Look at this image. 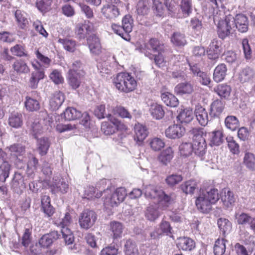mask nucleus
<instances>
[{"label":"nucleus","instance_id":"obj_29","mask_svg":"<svg viewBox=\"0 0 255 255\" xmlns=\"http://www.w3.org/2000/svg\"><path fill=\"white\" fill-rule=\"evenodd\" d=\"M68 79L70 86L73 89H76L79 87L81 83L82 77L77 72L69 70Z\"/></svg>","mask_w":255,"mask_h":255},{"label":"nucleus","instance_id":"obj_56","mask_svg":"<svg viewBox=\"0 0 255 255\" xmlns=\"http://www.w3.org/2000/svg\"><path fill=\"white\" fill-rule=\"evenodd\" d=\"M221 200L226 207H230L235 201L234 193L230 190L227 192L225 191L224 195L221 197Z\"/></svg>","mask_w":255,"mask_h":255},{"label":"nucleus","instance_id":"obj_47","mask_svg":"<svg viewBox=\"0 0 255 255\" xmlns=\"http://www.w3.org/2000/svg\"><path fill=\"white\" fill-rule=\"evenodd\" d=\"M160 215L156 205H150L146 209L145 213V217L149 221H153Z\"/></svg>","mask_w":255,"mask_h":255},{"label":"nucleus","instance_id":"obj_2","mask_svg":"<svg viewBox=\"0 0 255 255\" xmlns=\"http://www.w3.org/2000/svg\"><path fill=\"white\" fill-rule=\"evenodd\" d=\"M219 200L217 189L212 188L209 191H200L196 200V205L199 210L204 213H207L212 209V205Z\"/></svg>","mask_w":255,"mask_h":255},{"label":"nucleus","instance_id":"obj_8","mask_svg":"<svg viewBox=\"0 0 255 255\" xmlns=\"http://www.w3.org/2000/svg\"><path fill=\"white\" fill-rule=\"evenodd\" d=\"M127 195V191L125 188H117L109 198L106 199L105 204L112 207L117 206L124 200Z\"/></svg>","mask_w":255,"mask_h":255},{"label":"nucleus","instance_id":"obj_6","mask_svg":"<svg viewBox=\"0 0 255 255\" xmlns=\"http://www.w3.org/2000/svg\"><path fill=\"white\" fill-rule=\"evenodd\" d=\"M96 220L97 215L94 211L85 210L80 215L79 225L82 229L87 230L94 225Z\"/></svg>","mask_w":255,"mask_h":255},{"label":"nucleus","instance_id":"obj_49","mask_svg":"<svg viewBox=\"0 0 255 255\" xmlns=\"http://www.w3.org/2000/svg\"><path fill=\"white\" fill-rule=\"evenodd\" d=\"M227 241L224 239H218L215 243L214 253L215 255H223L226 251V243Z\"/></svg>","mask_w":255,"mask_h":255},{"label":"nucleus","instance_id":"obj_60","mask_svg":"<svg viewBox=\"0 0 255 255\" xmlns=\"http://www.w3.org/2000/svg\"><path fill=\"white\" fill-rule=\"evenodd\" d=\"M252 217L249 214L246 213H241L240 214H236V219L237 223L240 225H248L251 228Z\"/></svg>","mask_w":255,"mask_h":255},{"label":"nucleus","instance_id":"obj_12","mask_svg":"<svg viewBox=\"0 0 255 255\" xmlns=\"http://www.w3.org/2000/svg\"><path fill=\"white\" fill-rule=\"evenodd\" d=\"M60 235L57 231H53L49 234L43 235L39 240L38 245L41 248H47L53 243L59 239Z\"/></svg>","mask_w":255,"mask_h":255},{"label":"nucleus","instance_id":"obj_16","mask_svg":"<svg viewBox=\"0 0 255 255\" xmlns=\"http://www.w3.org/2000/svg\"><path fill=\"white\" fill-rule=\"evenodd\" d=\"M194 115L198 123L202 126L207 125L209 119L208 112L201 106L196 107L194 111Z\"/></svg>","mask_w":255,"mask_h":255},{"label":"nucleus","instance_id":"obj_1","mask_svg":"<svg viewBox=\"0 0 255 255\" xmlns=\"http://www.w3.org/2000/svg\"><path fill=\"white\" fill-rule=\"evenodd\" d=\"M219 4H221V2H218L216 0H208L207 1L204 11L206 14L209 17L211 16L213 17L214 21H218V34L219 37L222 39L225 38L229 36L232 31L231 27V22L228 17L225 19L224 14L219 9Z\"/></svg>","mask_w":255,"mask_h":255},{"label":"nucleus","instance_id":"obj_5","mask_svg":"<svg viewBox=\"0 0 255 255\" xmlns=\"http://www.w3.org/2000/svg\"><path fill=\"white\" fill-rule=\"evenodd\" d=\"M111 26L114 32L124 39L127 41L130 40L129 33L132 31L133 27V19L131 15H126L123 18L122 26L113 23Z\"/></svg>","mask_w":255,"mask_h":255},{"label":"nucleus","instance_id":"obj_11","mask_svg":"<svg viewBox=\"0 0 255 255\" xmlns=\"http://www.w3.org/2000/svg\"><path fill=\"white\" fill-rule=\"evenodd\" d=\"M87 41L92 54L98 55L102 52V46L100 39L95 34L89 35L87 37Z\"/></svg>","mask_w":255,"mask_h":255},{"label":"nucleus","instance_id":"obj_34","mask_svg":"<svg viewBox=\"0 0 255 255\" xmlns=\"http://www.w3.org/2000/svg\"><path fill=\"white\" fill-rule=\"evenodd\" d=\"M161 98L162 101L168 106L176 107L179 104L177 98L169 92L162 93Z\"/></svg>","mask_w":255,"mask_h":255},{"label":"nucleus","instance_id":"obj_27","mask_svg":"<svg viewBox=\"0 0 255 255\" xmlns=\"http://www.w3.org/2000/svg\"><path fill=\"white\" fill-rule=\"evenodd\" d=\"M41 207L43 212L51 217L54 213V209L50 204V198L47 195H43L41 199Z\"/></svg>","mask_w":255,"mask_h":255},{"label":"nucleus","instance_id":"obj_46","mask_svg":"<svg viewBox=\"0 0 255 255\" xmlns=\"http://www.w3.org/2000/svg\"><path fill=\"white\" fill-rule=\"evenodd\" d=\"M225 125L227 128L232 131L237 129L240 127L238 118L234 116H228L225 119Z\"/></svg>","mask_w":255,"mask_h":255},{"label":"nucleus","instance_id":"obj_55","mask_svg":"<svg viewBox=\"0 0 255 255\" xmlns=\"http://www.w3.org/2000/svg\"><path fill=\"white\" fill-rule=\"evenodd\" d=\"M192 144L191 142H183L179 146V150L180 155L187 157L191 155L194 151Z\"/></svg>","mask_w":255,"mask_h":255},{"label":"nucleus","instance_id":"obj_18","mask_svg":"<svg viewBox=\"0 0 255 255\" xmlns=\"http://www.w3.org/2000/svg\"><path fill=\"white\" fill-rule=\"evenodd\" d=\"M255 75V73L253 69L246 67L238 73V80L242 83H248L252 80Z\"/></svg>","mask_w":255,"mask_h":255},{"label":"nucleus","instance_id":"obj_45","mask_svg":"<svg viewBox=\"0 0 255 255\" xmlns=\"http://www.w3.org/2000/svg\"><path fill=\"white\" fill-rule=\"evenodd\" d=\"M171 41L177 46H183L187 43L185 34L180 32H174L171 37Z\"/></svg>","mask_w":255,"mask_h":255},{"label":"nucleus","instance_id":"obj_48","mask_svg":"<svg viewBox=\"0 0 255 255\" xmlns=\"http://www.w3.org/2000/svg\"><path fill=\"white\" fill-rule=\"evenodd\" d=\"M173 157V151L171 148L168 147L161 152L158 156V160L162 164L167 165L170 162Z\"/></svg>","mask_w":255,"mask_h":255},{"label":"nucleus","instance_id":"obj_17","mask_svg":"<svg viewBox=\"0 0 255 255\" xmlns=\"http://www.w3.org/2000/svg\"><path fill=\"white\" fill-rule=\"evenodd\" d=\"M221 51V42L214 39L210 44L207 53L208 58L215 60L218 58Z\"/></svg>","mask_w":255,"mask_h":255},{"label":"nucleus","instance_id":"obj_63","mask_svg":"<svg viewBox=\"0 0 255 255\" xmlns=\"http://www.w3.org/2000/svg\"><path fill=\"white\" fill-rule=\"evenodd\" d=\"M178 0H173L169 3L165 2V6L172 16H177L178 15Z\"/></svg>","mask_w":255,"mask_h":255},{"label":"nucleus","instance_id":"obj_39","mask_svg":"<svg viewBox=\"0 0 255 255\" xmlns=\"http://www.w3.org/2000/svg\"><path fill=\"white\" fill-rule=\"evenodd\" d=\"M218 227L224 236L228 234L232 230V223L227 219L221 218L218 220Z\"/></svg>","mask_w":255,"mask_h":255},{"label":"nucleus","instance_id":"obj_36","mask_svg":"<svg viewBox=\"0 0 255 255\" xmlns=\"http://www.w3.org/2000/svg\"><path fill=\"white\" fill-rule=\"evenodd\" d=\"M123 230V225L120 222L113 221L111 223L110 230L112 232L113 237L114 240L122 237Z\"/></svg>","mask_w":255,"mask_h":255},{"label":"nucleus","instance_id":"obj_62","mask_svg":"<svg viewBox=\"0 0 255 255\" xmlns=\"http://www.w3.org/2000/svg\"><path fill=\"white\" fill-rule=\"evenodd\" d=\"M52 0H37L36 5L37 8L42 12H46L51 9Z\"/></svg>","mask_w":255,"mask_h":255},{"label":"nucleus","instance_id":"obj_51","mask_svg":"<svg viewBox=\"0 0 255 255\" xmlns=\"http://www.w3.org/2000/svg\"><path fill=\"white\" fill-rule=\"evenodd\" d=\"M68 189V185L63 179H60L58 181H55L52 184V190L55 193L60 192L62 193H65L67 192Z\"/></svg>","mask_w":255,"mask_h":255},{"label":"nucleus","instance_id":"obj_28","mask_svg":"<svg viewBox=\"0 0 255 255\" xmlns=\"http://www.w3.org/2000/svg\"><path fill=\"white\" fill-rule=\"evenodd\" d=\"M227 68L225 64L218 65L215 69L213 73L214 80L218 83L223 80L227 75Z\"/></svg>","mask_w":255,"mask_h":255},{"label":"nucleus","instance_id":"obj_30","mask_svg":"<svg viewBox=\"0 0 255 255\" xmlns=\"http://www.w3.org/2000/svg\"><path fill=\"white\" fill-rule=\"evenodd\" d=\"M194 115V113L193 114L192 110L188 108L184 109L181 110L177 118L181 123L188 124L193 120Z\"/></svg>","mask_w":255,"mask_h":255},{"label":"nucleus","instance_id":"obj_61","mask_svg":"<svg viewBox=\"0 0 255 255\" xmlns=\"http://www.w3.org/2000/svg\"><path fill=\"white\" fill-rule=\"evenodd\" d=\"M102 131L106 135L112 134L116 131V127L111 122H103L101 125Z\"/></svg>","mask_w":255,"mask_h":255},{"label":"nucleus","instance_id":"obj_44","mask_svg":"<svg viewBox=\"0 0 255 255\" xmlns=\"http://www.w3.org/2000/svg\"><path fill=\"white\" fill-rule=\"evenodd\" d=\"M58 42L61 43L65 50L70 52L75 51L77 46L76 41L69 38H59Z\"/></svg>","mask_w":255,"mask_h":255},{"label":"nucleus","instance_id":"obj_42","mask_svg":"<svg viewBox=\"0 0 255 255\" xmlns=\"http://www.w3.org/2000/svg\"><path fill=\"white\" fill-rule=\"evenodd\" d=\"M63 115L65 119L67 121L75 120L82 117L80 111L72 107L67 108Z\"/></svg>","mask_w":255,"mask_h":255},{"label":"nucleus","instance_id":"obj_15","mask_svg":"<svg viewBox=\"0 0 255 255\" xmlns=\"http://www.w3.org/2000/svg\"><path fill=\"white\" fill-rule=\"evenodd\" d=\"M93 31V26L91 23L88 22L77 26L75 33L77 37L81 40L87 38L91 34H94Z\"/></svg>","mask_w":255,"mask_h":255},{"label":"nucleus","instance_id":"obj_32","mask_svg":"<svg viewBox=\"0 0 255 255\" xmlns=\"http://www.w3.org/2000/svg\"><path fill=\"white\" fill-rule=\"evenodd\" d=\"M149 112L152 118L156 120L162 119L164 115V111L162 107L155 103L150 105Z\"/></svg>","mask_w":255,"mask_h":255},{"label":"nucleus","instance_id":"obj_4","mask_svg":"<svg viewBox=\"0 0 255 255\" xmlns=\"http://www.w3.org/2000/svg\"><path fill=\"white\" fill-rule=\"evenodd\" d=\"M114 83L118 90L126 93L133 91L137 86L134 77L126 72L118 74L114 79Z\"/></svg>","mask_w":255,"mask_h":255},{"label":"nucleus","instance_id":"obj_10","mask_svg":"<svg viewBox=\"0 0 255 255\" xmlns=\"http://www.w3.org/2000/svg\"><path fill=\"white\" fill-rule=\"evenodd\" d=\"M30 133L36 138L43 132V121L38 118H30L27 122Z\"/></svg>","mask_w":255,"mask_h":255},{"label":"nucleus","instance_id":"obj_33","mask_svg":"<svg viewBox=\"0 0 255 255\" xmlns=\"http://www.w3.org/2000/svg\"><path fill=\"white\" fill-rule=\"evenodd\" d=\"M192 144L195 154L199 156H203L205 154L207 146L205 139H201V141L199 140L193 141Z\"/></svg>","mask_w":255,"mask_h":255},{"label":"nucleus","instance_id":"obj_40","mask_svg":"<svg viewBox=\"0 0 255 255\" xmlns=\"http://www.w3.org/2000/svg\"><path fill=\"white\" fill-rule=\"evenodd\" d=\"M145 47L154 52H160L164 49L163 44L156 38H151L145 44Z\"/></svg>","mask_w":255,"mask_h":255},{"label":"nucleus","instance_id":"obj_7","mask_svg":"<svg viewBox=\"0 0 255 255\" xmlns=\"http://www.w3.org/2000/svg\"><path fill=\"white\" fill-rule=\"evenodd\" d=\"M119 3H109L104 4L101 8V13L105 18L115 20L121 15Z\"/></svg>","mask_w":255,"mask_h":255},{"label":"nucleus","instance_id":"obj_41","mask_svg":"<svg viewBox=\"0 0 255 255\" xmlns=\"http://www.w3.org/2000/svg\"><path fill=\"white\" fill-rule=\"evenodd\" d=\"M11 156L18 161L21 160L19 158L25 151L24 148L19 144H13L7 147Z\"/></svg>","mask_w":255,"mask_h":255},{"label":"nucleus","instance_id":"obj_54","mask_svg":"<svg viewBox=\"0 0 255 255\" xmlns=\"http://www.w3.org/2000/svg\"><path fill=\"white\" fill-rule=\"evenodd\" d=\"M151 1L153 4L152 10L154 14L157 16H163L164 14L165 8L162 3L160 0H151Z\"/></svg>","mask_w":255,"mask_h":255},{"label":"nucleus","instance_id":"obj_21","mask_svg":"<svg viewBox=\"0 0 255 255\" xmlns=\"http://www.w3.org/2000/svg\"><path fill=\"white\" fill-rule=\"evenodd\" d=\"M45 77L43 70L34 71L31 72L29 79V87L32 89H36L39 81L43 79Z\"/></svg>","mask_w":255,"mask_h":255},{"label":"nucleus","instance_id":"obj_57","mask_svg":"<svg viewBox=\"0 0 255 255\" xmlns=\"http://www.w3.org/2000/svg\"><path fill=\"white\" fill-rule=\"evenodd\" d=\"M244 163L248 168L255 170V155L254 154L250 152L246 153Z\"/></svg>","mask_w":255,"mask_h":255},{"label":"nucleus","instance_id":"obj_24","mask_svg":"<svg viewBox=\"0 0 255 255\" xmlns=\"http://www.w3.org/2000/svg\"><path fill=\"white\" fill-rule=\"evenodd\" d=\"M13 70L19 74H27L30 72L29 67L26 62L21 59H16L12 64Z\"/></svg>","mask_w":255,"mask_h":255},{"label":"nucleus","instance_id":"obj_35","mask_svg":"<svg viewBox=\"0 0 255 255\" xmlns=\"http://www.w3.org/2000/svg\"><path fill=\"white\" fill-rule=\"evenodd\" d=\"M8 124L10 126L18 128L22 125V116L20 113L13 112L11 113L8 118Z\"/></svg>","mask_w":255,"mask_h":255},{"label":"nucleus","instance_id":"obj_64","mask_svg":"<svg viewBox=\"0 0 255 255\" xmlns=\"http://www.w3.org/2000/svg\"><path fill=\"white\" fill-rule=\"evenodd\" d=\"M25 15V13L20 10H16L15 12V17L18 25L21 28H24L28 22Z\"/></svg>","mask_w":255,"mask_h":255},{"label":"nucleus","instance_id":"obj_3","mask_svg":"<svg viewBox=\"0 0 255 255\" xmlns=\"http://www.w3.org/2000/svg\"><path fill=\"white\" fill-rule=\"evenodd\" d=\"M144 194L146 198L157 199L158 207L163 210L167 209L174 201L172 195L165 194L163 190L157 189L153 185L146 186Z\"/></svg>","mask_w":255,"mask_h":255},{"label":"nucleus","instance_id":"obj_13","mask_svg":"<svg viewBox=\"0 0 255 255\" xmlns=\"http://www.w3.org/2000/svg\"><path fill=\"white\" fill-rule=\"evenodd\" d=\"M185 132V128L181 125H173L169 127L165 130L166 137L172 138H179Z\"/></svg>","mask_w":255,"mask_h":255},{"label":"nucleus","instance_id":"obj_20","mask_svg":"<svg viewBox=\"0 0 255 255\" xmlns=\"http://www.w3.org/2000/svg\"><path fill=\"white\" fill-rule=\"evenodd\" d=\"M234 22L237 28L241 32H246L248 29L249 21L248 17L242 14H237Z\"/></svg>","mask_w":255,"mask_h":255},{"label":"nucleus","instance_id":"obj_37","mask_svg":"<svg viewBox=\"0 0 255 255\" xmlns=\"http://www.w3.org/2000/svg\"><path fill=\"white\" fill-rule=\"evenodd\" d=\"M40 102L38 100L33 99L29 97H26L24 106L27 111L29 112H36L40 108Z\"/></svg>","mask_w":255,"mask_h":255},{"label":"nucleus","instance_id":"obj_14","mask_svg":"<svg viewBox=\"0 0 255 255\" xmlns=\"http://www.w3.org/2000/svg\"><path fill=\"white\" fill-rule=\"evenodd\" d=\"M225 102L220 100H214L210 105V116L214 118H219L225 109Z\"/></svg>","mask_w":255,"mask_h":255},{"label":"nucleus","instance_id":"obj_52","mask_svg":"<svg viewBox=\"0 0 255 255\" xmlns=\"http://www.w3.org/2000/svg\"><path fill=\"white\" fill-rule=\"evenodd\" d=\"M11 166L7 161L2 162L0 165V181L4 182L8 177Z\"/></svg>","mask_w":255,"mask_h":255},{"label":"nucleus","instance_id":"obj_31","mask_svg":"<svg viewBox=\"0 0 255 255\" xmlns=\"http://www.w3.org/2000/svg\"><path fill=\"white\" fill-rule=\"evenodd\" d=\"M50 144L51 142L47 137H42L37 140V148L41 156H44L47 154Z\"/></svg>","mask_w":255,"mask_h":255},{"label":"nucleus","instance_id":"obj_59","mask_svg":"<svg viewBox=\"0 0 255 255\" xmlns=\"http://www.w3.org/2000/svg\"><path fill=\"white\" fill-rule=\"evenodd\" d=\"M149 144L151 148L154 151H159L165 146L163 140L158 137L151 138Z\"/></svg>","mask_w":255,"mask_h":255},{"label":"nucleus","instance_id":"obj_9","mask_svg":"<svg viewBox=\"0 0 255 255\" xmlns=\"http://www.w3.org/2000/svg\"><path fill=\"white\" fill-rule=\"evenodd\" d=\"M106 184V180L102 179L97 184L96 188L93 186L88 187L85 191V195L86 196V198L88 199L100 198L102 195V191H105V186Z\"/></svg>","mask_w":255,"mask_h":255},{"label":"nucleus","instance_id":"obj_26","mask_svg":"<svg viewBox=\"0 0 255 255\" xmlns=\"http://www.w3.org/2000/svg\"><path fill=\"white\" fill-rule=\"evenodd\" d=\"M177 246L183 251H191L195 248V243L191 238L183 237L178 239Z\"/></svg>","mask_w":255,"mask_h":255},{"label":"nucleus","instance_id":"obj_23","mask_svg":"<svg viewBox=\"0 0 255 255\" xmlns=\"http://www.w3.org/2000/svg\"><path fill=\"white\" fill-rule=\"evenodd\" d=\"M194 90V85L190 82L180 83L175 87V93L180 95L191 94Z\"/></svg>","mask_w":255,"mask_h":255},{"label":"nucleus","instance_id":"obj_43","mask_svg":"<svg viewBox=\"0 0 255 255\" xmlns=\"http://www.w3.org/2000/svg\"><path fill=\"white\" fill-rule=\"evenodd\" d=\"M10 51L14 56L18 57L28 56L27 51L24 44H16L10 48Z\"/></svg>","mask_w":255,"mask_h":255},{"label":"nucleus","instance_id":"obj_22","mask_svg":"<svg viewBox=\"0 0 255 255\" xmlns=\"http://www.w3.org/2000/svg\"><path fill=\"white\" fill-rule=\"evenodd\" d=\"M64 101V96L62 93L56 92L51 97L49 101V106L52 110H58Z\"/></svg>","mask_w":255,"mask_h":255},{"label":"nucleus","instance_id":"obj_53","mask_svg":"<svg viewBox=\"0 0 255 255\" xmlns=\"http://www.w3.org/2000/svg\"><path fill=\"white\" fill-rule=\"evenodd\" d=\"M35 54L38 62L40 63L41 66L45 68H47L50 66L51 63V60L47 56L42 54L39 51V49H37L35 51Z\"/></svg>","mask_w":255,"mask_h":255},{"label":"nucleus","instance_id":"obj_58","mask_svg":"<svg viewBox=\"0 0 255 255\" xmlns=\"http://www.w3.org/2000/svg\"><path fill=\"white\" fill-rule=\"evenodd\" d=\"M126 255H136L138 250L134 242L131 240H128L125 244Z\"/></svg>","mask_w":255,"mask_h":255},{"label":"nucleus","instance_id":"obj_50","mask_svg":"<svg viewBox=\"0 0 255 255\" xmlns=\"http://www.w3.org/2000/svg\"><path fill=\"white\" fill-rule=\"evenodd\" d=\"M215 92L221 98L227 99L230 95L231 87L226 84H220L215 89Z\"/></svg>","mask_w":255,"mask_h":255},{"label":"nucleus","instance_id":"obj_25","mask_svg":"<svg viewBox=\"0 0 255 255\" xmlns=\"http://www.w3.org/2000/svg\"><path fill=\"white\" fill-rule=\"evenodd\" d=\"M211 146H218L224 141L223 132L221 130H214L208 133Z\"/></svg>","mask_w":255,"mask_h":255},{"label":"nucleus","instance_id":"obj_19","mask_svg":"<svg viewBox=\"0 0 255 255\" xmlns=\"http://www.w3.org/2000/svg\"><path fill=\"white\" fill-rule=\"evenodd\" d=\"M148 134L146 128L139 124L134 126V140L138 144L142 143Z\"/></svg>","mask_w":255,"mask_h":255},{"label":"nucleus","instance_id":"obj_38","mask_svg":"<svg viewBox=\"0 0 255 255\" xmlns=\"http://www.w3.org/2000/svg\"><path fill=\"white\" fill-rule=\"evenodd\" d=\"M198 182L194 180H190L184 182L181 185V188L185 194H193L198 188Z\"/></svg>","mask_w":255,"mask_h":255}]
</instances>
